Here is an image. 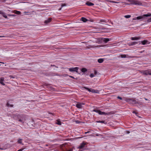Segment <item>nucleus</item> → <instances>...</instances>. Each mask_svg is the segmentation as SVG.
I'll return each instance as SVG.
<instances>
[{"instance_id":"nucleus-1","label":"nucleus","mask_w":151,"mask_h":151,"mask_svg":"<svg viewBox=\"0 0 151 151\" xmlns=\"http://www.w3.org/2000/svg\"><path fill=\"white\" fill-rule=\"evenodd\" d=\"M151 17V14L149 13L147 14H145L143 15L137 17H136L133 18V20H136V19H140L141 21L145 20L147 19V17Z\"/></svg>"},{"instance_id":"nucleus-2","label":"nucleus","mask_w":151,"mask_h":151,"mask_svg":"<svg viewBox=\"0 0 151 151\" xmlns=\"http://www.w3.org/2000/svg\"><path fill=\"white\" fill-rule=\"evenodd\" d=\"M93 111L98 113L100 115H108L110 114V112L105 113L104 112H102L99 110L94 109L93 110Z\"/></svg>"},{"instance_id":"nucleus-3","label":"nucleus","mask_w":151,"mask_h":151,"mask_svg":"<svg viewBox=\"0 0 151 151\" xmlns=\"http://www.w3.org/2000/svg\"><path fill=\"white\" fill-rule=\"evenodd\" d=\"M128 1L130 2L131 4H134L138 5H142V3L138 1H135L134 0H128Z\"/></svg>"},{"instance_id":"nucleus-4","label":"nucleus","mask_w":151,"mask_h":151,"mask_svg":"<svg viewBox=\"0 0 151 151\" xmlns=\"http://www.w3.org/2000/svg\"><path fill=\"white\" fill-rule=\"evenodd\" d=\"M127 101L132 104H135L137 103V102L134 99H127Z\"/></svg>"},{"instance_id":"nucleus-5","label":"nucleus","mask_w":151,"mask_h":151,"mask_svg":"<svg viewBox=\"0 0 151 151\" xmlns=\"http://www.w3.org/2000/svg\"><path fill=\"white\" fill-rule=\"evenodd\" d=\"M141 72L143 74L145 75H151V70H143Z\"/></svg>"},{"instance_id":"nucleus-6","label":"nucleus","mask_w":151,"mask_h":151,"mask_svg":"<svg viewBox=\"0 0 151 151\" xmlns=\"http://www.w3.org/2000/svg\"><path fill=\"white\" fill-rule=\"evenodd\" d=\"M99 40H101V42H103L105 43H107L108 41L111 40V39L106 38L103 37L99 38Z\"/></svg>"},{"instance_id":"nucleus-7","label":"nucleus","mask_w":151,"mask_h":151,"mask_svg":"<svg viewBox=\"0 0 151 151\" xmlns=\"http://www.w3.org/2000/svg\"><path fill=\"white\" fill-rule=\"evenodd\" d=\"M87 143L83 142L80 144V145L78 146V148L80 149H82L85 147V145H87Z\"/></svg>"},{"instance_id":"nucleus-8","label":"nucleus","mask_w":151,"mask_h":151,"mask_svg":"<svg viewBox=\"0 0 151 151\" xmlns=\"http://www.w3.org/2000/svg\"><path fill=\"white\" fill-rule=\"evenodd\" d=\"M78 68L77 67L71 68H69V70L70 72H78Z\"/></svg>"},{"instance_id":"nucleus-9","label":"nucleus","mask_w":151,"mask_h":151,"mask_svg":"<svg viewBox=\"0 0 151 151\" xmlns=\"http://www.w3.org/2000/svg\"><path fill=\"white\" fill-rule=\"evenodd\" d=\"M84 104L83 103H78L76 105V107L79 109H81L82 107V105H84Z\"/></svg>"},{"instance_id":"nucleus-10","label":"nucleus","mask_w":151,"mask_h":151,"mask_svg":"<svg viewBox=\"0 0 151 151\" xmlns=\"http://www.w3.org/2000/svg\"><path fill=\"white\" fill-rule=\"evenodd\" d=\"M52 20V18H48L47 19L45 20L44 21V23H45L46 24H47L48 23H49Z\"/></svg>"},{"instance_id":"nucleus-11","label":"nucleus","mask_w":151,"mask_h":151,"mask_svg":"<svg viewBox=\"0 0 151 151\" xmlns=\"http://www.w3.org/2000/svg\"><path fill=\"white\" fill-rule=\"evenodd\" d=\"M140 39V37H132L131 38V40H139Z\"/></svg>"},{"instance_id":"nucleus-12","label":"nucleus","mask_w":151,"mask_h":151,"mask_svg":"<svg viewBox=\"0 0 151 151\" xmlns=\"http://www.w3.org/2000/svg\"><path fill=\"white\" fill-rule=\"evenodd\" d=\"M148 41L147 40H144L143 41H141V42L142 44L143 45H146L147 44H149V43H148Z\"/></svg>"},{"instance_id":"nucleus-13","label":"nucleus","mask_w":151,"mask_h":151,"mask_svg":"<svg viewBox=\"0 0 151 151\" xmlns=\"http://www.w3.org/2000/svg\"><path fill=\"white\" fill-rule=\"evenodd\" d=\"M138 43V42H133L130 43H129V46H132L137 44Z\"/></svg>"},{"instance_id":"nucleus-14","label":"nucleus","mask_w":151,"mask_h":151,"mask_svg":"<svg viewBox=\"0 0 151 151\" xmlns=\"http://www.w3.org/2000/svg\"><path fill=\"white\" fill-rule=\"evenodd\" d=\"M86 4L89 6H91L94 5V4L93 3L88 1L86 3Z\"/></svg>"},{"instance_id":"nucleus-15","label":"nucleus","mask_w":151,"mask_h":151,"mask_svg":"<svg viewBox=\"0 0 151 151\" xmlns=\"http://www.w3.org/2000/svg\"><path fill=\"white\" fill-rule=\"evenodd\" d=\"M4 80V78L2 77V78H0V83L2 85H5V84L3 82Z\"/></svg>"},{"instance_id":"nucleus-16","label":"nucleus","mask_w":151,"mask_h":151,"mask_svg":"<svg viewBox=\"0 0 151 151\" xmlns=\"http://www.w3.org/2000/svg\"><path fill=\"white\" fill-rule=\"evenodd\" d=\"M91 92L93 93H99V91L98 90H94L93 89H91Z\"/></svg>"},{"instance_id":"nucleus-17","label":"nucleus","mask_w":151,"mask_h":151,"mask_svg":"<svg viewBox=\"0 0 151 151\" xmlns=\"http://www.w3.org/2000/svg\"><path fill=\"white\" fill-rule=\"evenodd\" d=\"M81 20L83 22H86L88 21L87 19L86 18L83 17H82L81 19Z\"/></svg>"},{"instance_id":"nucleus-18","label":"nucleus","mask_w":151,"mask_h":151,"mask_svg":"<svg viewBox=\"0 0 151 151\" xmlns=\"http://www.w3.org/2000/svg\"><path fill=\"white\" fill-rule=\"evenodd\" d=\"M104 60V59L103 58H100L98 60V62L99 63H102Z\"/></svg>"},{"instance_id":"nucleus-19","label":"nucleus","mask_w":151,"mask_h":151,"mask_svg":"<svg viewBox=\"0 0 151 151\" xmlns=\"http://www.w3.org/2000/svg\"><path fill=\"white\" fill-rule=\"evenodd\" d=\"M96 122L97 123H102L104 124H107L106 122H105V121H96Z\"/></svg>"},{"instance_id":"nucleus-20","label":"nucleus","mask_w":151,"mask_h":151,"mask_svg":"<svg viewBox=\"0 0 151 151\" xmlns=\"http://www.w3.org/2000/svg\"><path fill=\"white\" fill-rule=\"evenodd\" d=\"M147 17H146L147 18V19L144 21L145 22L147 20L148 22H151V17L149 19Z\"/></svg>"},{"instance_id":"nucleus-21","label":"nucleus","mask_w":151,"mask_h":151,"mask_svg":"<svg viewBox=\"0 0 151 151\" xmlns=\"http://www.w3.org/2000/svg\"><path fill=\"white\" fill-rule=\"evenodd\" d=\"M81 71L83 73H85L87 71V69L85 68H83L81 70Z\"/></svg>"},{"instance_id":"nucleus-22","label":"nucleus","mask_w":151,"mask_h":151,"mask_svg":"<svg viewBox=\"0 0 151 151\" xmlns=\"http://www.w3.org/2000/svg\"><path fill=\"white\" fill-rule=\"evenodd\" d=\"M83 88L86 89L89 92H91V89H90V88H88L87 87H84Z\"/></svg>"},{"instance_id":"nucleus-23","label":"nucleus","mask_w":151,"mask_h":151,"mask_svg":"<svg viewBox=\"0 0 151 151\" xmlns=\"http://www.w3.org/2000/svg\"><path fill=\"white\" fill-rule=\"evenodd\" d=\"M108 1L110 2L113 3H119V2L115 1H111V0H109V1Z\"/></svg>"},{"instance_id":"nucleus-24","label":"nucleus","mask_w":151,"mask_h":151,"mask_svg":"<svg viewBox=\"0 0 151 151\" xmlns=\"http://www.w3.org/2000/svg\"><path fill=\"white\" fill-rule=\"evenodd\" d=\"M6 106H8V107H9V106H10V107H13V105H12V104H10L9 103H7L6 104Z\"/></svg>"},{"instance_id":"nucleus-25","label":"nucleus","mask_w":151,"mask_h":151,"mask_svg":"<svg viewBox=\"0 0 151 151\" xmlns=\"http://www.w3.org/2000/svg\"><path fill=\"white\" fill-rule=\"evenodd\" d=\"M18 143L20 144H22V139H18Z\"/></svg>"},{"instance_id":"nucleus-26","label":"nucleus","mask_w":151,"mask_h":151,"mask_svg":"<svg viewBox=\"0 0 151 151\" xmlns=\"http://www.w3.org/2000/svg\"><path fill=\"white\" fill-rule=\"evenodd\" d=\"M131 17V16L130 15H127L124 16V17L126 18H130Z\"/></svg>"},{"instance_id":"nucleus-27","label":"nucleus","mask_w":151,"mask_h":151,"mask_svg":"<svg viewBox=\"0 0 151 151\" xmlns=\"http://www.w3.org/2000/svg\"><path fill=\"white\" fill-rule=\"evenodd\" d=\"M57 122L56 123L58 124V125H61V122L60 121H59L58 120H57Z\"/></svg>"},{"instance_id":"nucleus-28","label":"nucleus","mask_w":151,"mask_h":151,"mask_svg":"<svg viewBox=\"0 0 151 151\" xmlns=\"http://www.w3.org/2000/svg\"><path fill=\"white\" fill-rule=\"evenodd\" d=\"M66 6V4H62L61 5V8H60L59 10H60L61 9V8H62L63 7V6Z\"/></svg>"},{"instance_id":"nucleus-29","label":"nucleus","mask_w":151,"mask_h":151,"mask_svg":"<svg viewBox=\"0 0 151 151\" xmlns=\"http://www.w3.org/2000/svg\"><path fill=\"white\" fill-rule=\"evenodd\" d=\"M15 13L17 14H21V12L19 11H16Z\"/></svg>"},{"instance_id":"nucleus-30","label":"nucleus","mask_w":151,"mask_h":151,"mask_svg":"<svg viewBox=\"0 0 151 151\" xmlns=\"http://www.w3.org/2000/svg\"><path fill=\"white\" fill-rule=\"evenodd\" d=\"M127 55H120L119 56V57H127Z\"/></svg>"},{"instance_id":"nucleus-31","label":"nucleus","mask_w":151,"mask_h":151,"mask_svg":"<svg viewBox=\"0 0 151 151\" xmlns=\"http://www.w3.org/2000/svg\"><path fill=\"white\" fill-rule=\"evenodd\" d=\"M24 119H20L19 120V121L20 122H22V123H23L24 122Z\"/></svg>"},{"instance_id":"nucleus-32","label":"nucleus","mask_w":151,"mask_h":151,"mask_svg":"<svg viewBox=\"0 0 151 151\" xmlns=\"http://www.w3.org/2000/svg\"><path fill=\"white\" fill-rule=\"evenodd\" d=\"M90 76L91 78H93V77H94V74H93L92 73V74H90Z\"/></svg>"},{"instance_id":"nucleus-33","label":"nucleus","mask_w":151,"mask_h":151,"mask_svg":"<svg viewBox=\"0 0 151 151\" xmlns=\"http://www.w3.org/2000/svg\"><path fill=\"white\" fill-rule=\"evenodd\" d=\"M9 78L10 79H11V78H15V77H14L13 76H9Z\"/></svg>"},{"instance_id":"nucleus-34","label":"nucleus","mask_w":151,"mask_h":151,"mask_svg":"<svg viewBox=\"0 0 151 151\" xmlns=\"http://www.w3.org/2000/svg\"><path fill=\"white\" fill-rule=\"evenodd\" d=\"M117 98L118 99H119L120 100H122V98L119 96H118Z\"/></svg>"},{"instance_id":"nucleus-35","label":"nucleus","mask_w":151,"mask_h":151,"mask_svg":"<svg viewBox=\"0 0 151 151\" xmlns=\"http://www.w3.org/2000/svg\"><path fill=\"white\" fill-rule=\"evenodd\" d=\"M3 16L4 18H7V16L6 15H5V14H3Z\"/></svg>"},{"instance_id":"nucleus-36","label":"nucleus","mask_w":151,"mask_h":151,"mask_svg":"<svg viewBox=\"0 0 151 151\" xmlns=\"http://www.w3.org/2000/svg\"><path fill=\"white\" fill-rule=\"evenodd\" d=\"M132 113H134V114H136V115L137 116V114H138V113L136 112H135V111H133Z\"/></svg>"},{"instance_id":"nucleus-37","label":"nucleus","mask_w":151,"mask_h":151,"mask_svg":"<svg viewBox=\"0 0 151 151\" xmlns=\"http://www.w3.org/2000/svg\"><path fill=\"white\" fill-rule=\"evenodd\" d=\"M100 22H105V21L104 20H103V19H101L100 20Z\"/></svg>"},{"instance_id":"nucleus-38","label":"nucleus","mask_w":151,"mask_h":151,"mask_svg":"<svg viewBox=\"0 0 151 151\" xmlns=\"http://www.w3.org/2000/svg\"><path fill=\"white\" fill-rule=\"evenodd\" d=\"M24 149V148H22V149H21L19 150H18L17 151H22Z\"/></svg>"},{"instance_id":"nucleus-39","label":"nucleus","mask_w":151,"mask_h":151,"mask_svg":"<svg viewBox=\"0 0 151 151\" xmlns=\"http://www.w3.org/2000/svg\"><path fill=\"white\" fill-rule=\"evenodd\" d=\"M96 136H101L102 135H101V134H96Z\"/></svg>"},{"instance_id":"nucleus-40","label":"nucleus","mask_w":151,"mask_h":151,"mask_svg":"<svg viewBox=\"0 0 151 151\" xmlns=\"http://www.w3.org/2000/svg\"><path fill=\"white\" fill-rule=\"evenodd\" d=\"M76 123L78 124V123H80V122L79 121H76Z\"/></svg>"},{"instance_id":"nucleus-41","label":"nucleus","mask_w":151,"mask_h":151,"mask_svg":"<svg viewBox=\"0 0 151 151\" xmlns=\"http://www.w3.org/2000/svg\"><path fill=\"white\" fill-rule=\"evenodd\" d=\"M97 73V72L96 70H95L94 71V74L96 75Z\"/></svg>"},{"instance_id":"nucleus-42","label":"nucleus","mask_w":151,"mask_h":151,"mask_svg":"<svg viewBox=\"0 0 151 151\" xmlns=\"http://www.w3.org/2000/svg\"><path fill=\"white\" fill-rule=\"evenodd\" d=\"M0 14H4V13L3 12H2L1 11H0Z\"/></svg>"},{"instance_id":"nucleus-43","label":"nucleus","mask_w":151,"mask_h":151,"mask_svg":"<svg viewBox=\"0 0 151 151\" xmlns=\"http://www.w3.org/2000/svg\"><path fill=\"white\" fill-rule=\"evenodd\" d=\"M69 77L71 78H74V77L73 76H69Z\"/></svg>"},{"instance_id":"nucleus-44","label":"nucleus","mask_w":151,"mask_h":151,"mask_svg":"<svg viewBox=\"0 0 151 151\" xmlns=\"http://www.w3.org/2000/svg\"><path fill=\"white\" fill-rule=\"evenodd\" d=\"M8 16H14V15H11V14H8Z\"/></svg>"},{"instance_id":"nucleus-45","label":"nucleus","mask_w":151,"mask_h":151,"mask_svg":"<svg viewBox=\"0 0 151 151\" xmlns=\"http://www.w3.org/2000/svg\"><path fill=\"white\" fill-rule=\"evenodd\" d=\"M126 4H127V5H130V4H128L127 3H125Z\"/></svg>"},{"instance_id":"nucleus-46","label":"nucleus","mask_w":151,"mask_h":151,"mask_svg":"<svg viewBox=\"0 0 151 151\" xmlns=\"http://www.w3.org/2000/svg\"><path fill=\"white\" fill-rule=\"evenodd\" d=\"M102 139L103 140L104 139V137H102Z\"/></svg>"},{"instance_id":"nucleus-47","label":"nucleus","mask_w":151,"mask_h":151,"mask_svg":"<svg viewBox=\"0 0 151 151\" xmlns=\"http://www.w3.org/2000/svg\"><path fill=\"white\" fill-rule=\"evenodd\" d=\"M78 151H83L82 150H79Z\"/></svg>"},{"instance_id":"nucleus-48","label":"nucleus","mask_w":151,"mask_h":151,"mask_svg":"<svg viewBox=\"0 0 151 151\" xmlns=\"http://www.w3.org/2000/svg\"><path fill=\"white\" fill-rule=\"evenodd\" d=\"M145 100H148V99H146V98H145Z\"/></svg>"},{"instance_id":"nucleus-49","label":"nucleus","mask_w":151,"mask_h":151,"mask_svg":"<svg viewBox=\"0 0 151 151\" xmlns=\"http://www.w3.org/2000/svg\"><path fill=\"white\" fill-rule=\"evenodd\" d=\"M0 150H3V149L2 148H0Z\"/></svg>"},{"instance_id":"nucleus-50","label":"nucleus","mask_w":151,"mask_h":151,"mask_svg":"<svg viewBox=\"0 0 151 151\" xmlns=\"http://www.w3.org/2000/svg\"><path fill=\"white\" fill-rule=\"evenodd\" d=\"M88 132H86L85 133V134H86V133H88Z\"/></svg>"},{"instance_id":"nucleus-51","label":"nucleus","mask_w":151,"mask_h":151,"mask_svg":"<svg viewBox=\"0 0 151 151\" xmlns=\"http://www.w3.org/2000/svg\"><path fill=\"white\" fill-rule=\"evenodd\" d=\"M0 37H3V36H0Z\"/></svg>"},{"instance_id":"nucleus-52","label":"nucleus","mask_w":151,"mask_h":151,"mask_svg":"<svg viewBox=\"0 0 151 151\" xmlns=\"http://www.w3.org/2000/svg\"><path fill=\"white\" fill-rule=\"evenodd\" d=\"M68 151H71V150H69Z\"/></svg>"}]
</instances>
